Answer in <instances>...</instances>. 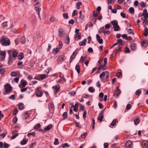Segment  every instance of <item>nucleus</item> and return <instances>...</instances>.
<instances>
[{
    "instance_id": "72a5a7b5",
    "label": "nucleus",
    "mask_w": 148,
    "mask_h": 148,
    "mask_svg": "<svg viewBox=\"0 0 148 148\" xmlns=\"http://www.w3.org/2000/svg\"><path fill=\"white\" fill-rule=\"evenodd\" d=\"M62 116L63 117V119H65L67 118V113L66 112H65L63 113L62 115Z\"/></svg>"
},
{
    "instance_id": "7ed1b4c3",
    "label": "nucleus",
    "mask_w": 148,
    "mask_h": 148,
    "mask_svg": "<svg viewBox=\"0 0 148 148\" xmlns=\"http://www.w3.org/2000/svg\"><path fill=\"white\" fill-rule=\"evenodd\" d=\"M105 109H104L101 111L98 117L97 120L98 121H99L100 122L102 121L103 119V114L104 113V110H105Z\"/></svg>"
},
{
    "instance_id": "9b49d317",
    "label": "nucleus",
    "mask_w": 148,
    "mask_h": 148,
    "mask_svg": "<svg viewBox=\"0 0 148 148\" xmlns=\"http://www.w3.org/2000/svg\"><path fill=\"white\" fill-rule=\"evenodd\" d=\"M34 10L37 12L38 18L40 19V12L41 10V8H40L38 7L37 6H35L34 7Z\"/></svg>"
},
{
    "instance_id": "052dcab7",
    "label": "nucleus",
    "mask_w": 148,
    "mask_h": 148,
    "mask_svg": "<svg viewBox=\"0 0 148 148\" xmlns=\"http://www.w3.org/2000/svg\"><path fill=\"white\" fill-rule=\"evenodd\" d=\"M31 135H32L33 137H34L36 135V134L34 132H33L32 133H29L27 134L28 136H29Z\"/></svg>"
},
{
    "instance_id": "1a4fd4ad",
    "label": "nucleus",
    "mask_w": 148,
    "mask_h": 148,
    "mask_svg": "<svg viewBox=\"0 0 148 148\" xmlns=\"http://www.w3.org/2000/svg\"><path fill=\"white\" fill-rule=\"evenodd\" d=\"M11 52V51L9 50L8 51V53L9 55V58H8V63L9 64L13 60V59L12 58L11 56L10 55V53Z\"/></svg>"
},
{
    "instance_id": "c85d7f7f",
    "label": "nucleus",
    "mask_w": 148,
    "mask_h": 148,
    "mask_svg": "<svg viewBox=\"0 0 148 148\" xmlns=\"http://www.w3.org/2000/svg\"><path fill=\"white\" fill-rule=\"evenodd\" d=\"M142 44L143 46L146 47L148 45V42L147 40H144L142 42Z\"/></svg>"
},
{
    "instance_id": "58836bf2",
    "label": "nucleus",
    "mask_w": 148,
    "mask_h": 148,
    "mask_svg": "<svg viewBox=\"0 0 148 148\" xmlns=\"http://www.w3.org/2000/svg\"><path fill=\"white\" fill-rule=\"evenodd\" d=\"M141 93V91L139 89L136 90L135 92V94L137 96L140 95Z\"/></svg>"
},
{
    "instance_id": "aec40b11",
    "label": "nucleus",
    "mask_w": 148,
    "mask_h": 148,
    "mask_svg": "<svg viewBox=\"0 0 148 148\" xmlns=\"http://www.w3.org/2000/svg\"><path fill=\"white\" fill-rule=\"evenodd\" d=\"M18 105L19 109L20 110H22L24 109V104L22 103H19Z\"/></svg>"
},
{
    "instance_id": "0eeeda50",
    "label": "nucleus",
    "mask_w": 148,
    "mask_h": 148,
    "mask_svg": "<svg viewBox=\"0 0 148 148\" xmlns=\"http://www.w3.org/2000/svg\"><path fill=\"white\" fill-rule=\"evenodd\" d=\"M132 142L130 140H128L125 143V146L127 148H132Z\"/></svg>"
},
{
    "instance_id": "79ce46f5",
    "label": "nucleus",
    "mask_w": 148,
    "mask_h": 148,
    "mask_svg": "<svg viewBox=\"0 0 148 148\" xmlns=\"http://www.w3.org/2000/svg\"><path fill=\"white\" fill-rule=\"evenodd\" d=\"M17 52L16 51H13L12 53V56L13 57H15L17 56Z\"/></svg>"
},
{
    "instance_id": "c9c22d12",
    "label": "nucleus",
    "mask_w": 148,
    "mask_h": 148,
    "mask_svg": "<svg viewBox=\"0 0 148 148\" xmlns=\"http://www.w3.org/2000/svg\"><path fill=\"white\" fill-rule=\"evenodd\" d=\"M139 4L142 7H146V4L143 1H141L140 2Z\"/></svg>"
},
{
    "instance_id": "473e14b6",
    "label": "nucleus",
    "mask_w": 148,
    "mask_h": 148,
    "mask_svg": "<svg viewBox=\"0 0 148 148\" xmlns=\"http://www.w3.org/2000/svg\"><path fill=\"white\" fill-rule=\"evenodd\" d=\"M50 21L51 22H53L56 21V20L55 17L53 15H52L51 16L50 19Z\"/></svg>"
},
{
    "instance_id": "ea45409f",
    "label": "nucleus",
    "mask_w": 148,
    "mask_h": 148,
    "mask_svg": "<svg viewBox=\"0 0 148 148\" xmlns=\"http://www.w3.org/2000/svg\"><path fill=\"white\" fill-rule=\"evenodd\" d=\"M62 147H63L64 148H66L69 147V146L68 143H65L62 144Z\"/></svg>"
},
{
    "instance_id": "37998d69",
    "label": "nucleus",
    "mask_w": 148,
    "mask_h": 148,
    "mask_svg": "<svg viewBox=\"0 0 148 148\" xmlns=\"http://www.w3.org/2000/svg\"><path fill=\"white\" fill-rule=\"evenodd\" d=\"M114 31H117L120 30V27L118 25L117 26H115V27H114Z\"/></svg>"
},
{
    "instance_id": "f704fd0d",
    "label": "nucleus",
    "mask_w": 148,
    "mask_h": 148,
    "mask_svg": "<svg viewBox=\"0 0 148 148\" xmlns=\"http://www.w3.org/2000/svg\"><path fill=\"white\" fill-rule=\"evenodd\" d=\"M78 108V104L76 103L75 105V106L73 107V110L75 112L77 111Z\"/></svg>"
},
{
    "instance_id": "b1692460",
    "label": "nucleus",
    "mask_w": 148,
    "mask_h": 148,
    "mask_svg": "<svg viewBox=\"0 0 148 148\" xmlns=\"http://www.w3.org/2000/svg\"><path fill=\"white\" fill-rule=\"evenodd\" d=\"M136 46V44L134 43H132L131 44L130 48L133 51H134L135 50V48Z\"/></svg>"
},
{
    "instance_id": "6e6552de",
    "label": "nucleus",
    "mask_w": 148,
    "mask_h": 148,
    "mask_svg": "<svg viewBox=\"0 0 148 148\" xmlns=\"http://www.w3.org/2000/svg\"><path fill=\"white\" fill-rule=\"evenodd\" d=\"M52 88L54 89V92L55 93H57L60 91V86L59 85L53 86Z\"/></svg>"
},
{
    "instance_id": "412c9836",
    "label": "nucleus",
    "mask_w": 148,
    "mask_h": 148,
    "mask_svg": "<svg viewBox=\"0 0 148 148\" xmlns=\"http://www.w3.org/2000/svg\"><path fill=\"white\" fill-rule=\"evenodd\" d=\"M129 35H134V34L133 30L131 29H128L127 31Z\"/></svg>"
},
{
    "instance_id": "09e8293b",
    "label": "nucleus",
    "mask_w": 148,
    "mask_h": 148,
    "mask_svg": "<svg viewBox=\"0 0 148 148\" xmlns=\"http://www.w3.org/2000/svg\"><path fill=\"white\" fill-rule=\"evenodd\" d=\"M64 60V58L62 57H60L58 59V61L59 62H62Z\"/></svg>"
},
{
    "instance_id": "13d9d810",
    "label": "nucleus",
    "mask_w": 148,
    "mask_h": 148,
    "mask_svg": "<svg viewBox=\"0 0 148 148\" xmlns=\"http://www.w3.org/2000/svg\"><path fill=\"white\" fill-rule=\"evenodd\" d=\"M36 143V142H34L33 143H32L30 144L29 148H33L34 147V145Z\"/></svg>"
},
{
    "instance_id": "864d4df0",
    "label": "nucleus",
    "mask_w": 148,
    "mask_h": 148,
    "mask_svg": "<svg viewBox=\"0 0 148 148\" xmlns=\"http://www.w3.org/2000/svg\"><path fill=\"white\" fill-rule=\"evenodd\" d=\"M18 112V110L17 108H16L14 109V110L13 113V115H16Z\"/></svg>"
},
{
    "instance_id": "2eb2a0df",
    "label": "nucleus",
    "mask_w": 148,
    "mask_h": 148,
    "mask_svg": "<svg viewBox=\"0 0 148 148\" xmlns=\"http://www.w3.org/2000/svg\"><path fill=\"white\" fill-rule=\"evenodd\" d=\"M111 23L112 24V25L113 26V27H115V26H117L118 25V21L116 20H115L113 21H111Z\"/></svg>"
},
{
    "instance_id": "f03ea898",
    "label": "nucleus",
    "mask_w": 148,
    "mask_h": 148,
    "mask_svg": "<svg viewBox=\"0 0 148 148\" xmlns=\"http://www.w3.org/2000/svg\"><path fill=\"white\" fill-rule=\"evenodd\" d=\"M0 42L1 44L5 46H9L10 44L9 39L6 38H3L1 39Z\"/></svg>"
},
{
    "instance_id": "e2e57ef3",
    "label": "nucleus",
    "mask_w": 148,
    "mask_h": 148,
    "mask_svg": "<svg viewBox=\"0 0 148 148\" xmlns=\"http://www.w3.org/2000/svg\"><path fill=\"white\" fill-rule=\"evenodd\" d=\"M132 107V106L130 104H128L127 105L126 107V110H129Z\"/></svg>"
},
{
    "instance_id": "de8ad7c7",
    "label": "nucleus",
    "mask_w": 148,
    "mask_h": 148,
    "mask_svg": "<svg viewBox=\"0 0 148 148\" xmlns=\"http://www.w3.org/2000/svg\"><path fill=\"white\" fill-rule=\"evenodd\" d=\"M77 9H79L80 8V6L82 5V3L80 2H78L76 3Z\"/></svg>"
},
{
    "instance_id": "6ab92c4d",
    "label": "nucleus",
    "mask_w": 148,
    "mask_h": 148,
    "mask_svg": "<svg viewBox=\"0 0 148 148\" xmlns=\"http://www.w3.org/2000/svg\"><path fill=\"white\" fill-rule=\"evenodd\" d=\"M59 51V48L57 47L56 49H53L52 50V53L54 54H56Z\"/></svg>"
},
{
    "instance_id": "4468645a",
    "label": "nucleus",
    "mask_w": 148,
    "mask_h": 148,
    "mask_svg": "<svg viewBox=\"0 0 148 148\" xmlns=\"http://www.w3.org/2000/svg\"><path fill=\"white\" fill-rule=\"evenodd\" d=\"M87 40L86 39H85L82 41L80 42L79 43V45L80 46H85V45L86 43Z\"/></svg>"
},
{
    "instance_id": "a211bd4d",
    "label": "nucleus",
    "mask_w": 148,
    "mask_h": 148,
    "mask_svg": "<svg viewBox=\"0 0 148 148\" xmlns=\"http://www.w3.org/2000/svg\"><path fill=\"white\" fill-rule=\"evenodd\" d=\"M139 118H135L134 119V123L135 125H137L140 123Z\"/></svg>"
},
{
    "instance_id": "774afa93",
    "label": "nucleus",
    "mask_w": 148,
    "mask_h": 148,
    "mask_svg": "<svg viewBox=\"0 0 148 148\" xmlns=\"http://www.w3.org/2000/svg\"><path fill=\"white\" fill-rule=\"evenodd\" d=\"M130 49L127 47H125V53H129L130 52Z\"/></svg>"
},
{
    "instance_id": "20e7f679",
    "label": "nucleus",
    "mask_w": 148,
    "mask_h": 148,
    "mask_svg": "<svg viewBox=\"0 0 148 148\" xmlns=\"http://www.w3.org/2000/svg\"><path fill=\"white\" fill-rule=\"evenodd\" d=\"M6 52L5 51H0V61H3L5 59V57Z\"/></svg>"
},
{
    "instance_id": "cd10ccee",
    "label": "nucleus",
    "mask_w": 148,
    "mask_h": 148,
    "mask_svg": "<svg viewBox=\"0 0 148 148\" xmlns=\"http://www.w3.org/2000/svg\"><path fill=\"white\" fill-rule=\"evenodd\" d=\"M26 41V38L25 37L23 36L22 37H21V40L20 42L21 43L24 44L25 43Z\"/></svg>"
},
{
    "instance_id": "4be33fe9",
    "label": "nucleus",
    "mask_w": 148,
    "mask_h": 148,
    "mask_svg": "<svg viewBox=\"0 0 148 148\" xmlns=\"http://www.w3.org/2000/svg\"><path fill=\"white\" fill-rule=\"evenodd\" d=\"M120 93V90H118L117 91V90H116L114 92L113 95L115 97H118Z\"/></svg>"
},
{
    "instance_id": "0e129e2a",
    "label": "nucleus",
    "mask_w": 148,
    "mask_h": 148,
    "mask_svg": "<svg viewBox=\"0 0 148 148\" xmlns=\"http://www.w3.org/2000/svg\"><path fill=\"white\" fill-rule=\"evenodd\" d=\"M17 120L18 119L17 117H15L12 120V122L13 123H15L17 122Z\"/></svg>"
},
{
    "instance_id": "2f4dec72",
    "label": "nucleus",
    "mask_w": 148,
    "mask_h": 148,
    "mask_svg": "<svg viewBox=\"0 0 148 148\" xmlns=\"http://www.w3.org/2000/svg\"><path fill=\"white\" fill-rule=\"evenodd\" d=\"M89 91L90 92L93 93L95 91V89L92 87H90L88 89Z\"/></svg>"
},
{
    "instance_id": "c03bdc74",
    "label": "nucleus",
    "mask_w": 148,
    "mask_h": 148,
    "mask_svg": "<svg viewBox=\"0 0 148 148\" xmlns=\"http://www.w3.org/2000/svg\"><path fill=\"white\" fill-rule=\"evenodd\" d=\"M27 141L28 140H23L21 142V144L22 145H25L26 144Z\"/></svg>"
},
{
    "instance_id": "69168bd1",
    "label": "nucleus",
    "mask_w": 148,
    "mask_h": 148,
    "mask_svg": "<svg viewBox=\"0 0 148 148\" xmlns=\"http://www.w3.org/2000/svg\"><path fill=\"white\" fill-rule=\"evenodd\" d=\"M9 98L11 99L14 100L15 99V95H11Z\"/></svg>"
},
{
    "instance_id": "423d86ee",
    "label": "nucleus",
    "mask_w": 148,
    "mask_h": 148,
    "mask_svg": "<svg viewBox=\"0 0 148 148\" xmlns=\"http://www.w3.org/2000/svg\"><path fill=\"white\" fill-rule=\"evenodd\" d=\"M4 88L5 90V92H9L12 89V87L11 86L10 84L8 83H7L5 85Z\"/></svg>"
},
{
    "instance_id": "a878e982",
    "label": "nucleus",
    "mask_w": 148,
    "mask_h": 148,
    "mask_svg": "<svg viewBox=\"0 0 148 148\" xmlns=\"http://www.w3.org/2000/svg\"><path fill=\"white\" fill-rule=\"evenodd\" d=\"M52 127V125L50 124L49 125H48L44 129V130L45 131H48L50 130L51 127Z\"/></svg>"
},
{
    "instance_id": "39448f33",
    "label": "nucleus",
    "mask_w": 148,
    "mask_h": 148,
    "mask_svg": "<svg viewBox=\"0 0 148 148\" xmlns=\"http://www.w3.org/2000/svg\"><path fill=\"white\" fill-rule=\"evenodd\" d=\"M77 52L78 51L77 50H76L74 52H73L72 55L71 56L70 59L69 60V62L70 63L72 61L75 59Z\"/></svg>"
},
{
    "instance_id": "5fc2aeb1",
    "label": "nucleus",
    "mask_w": 148,
    "mask_h": 148,
    "mask_svg": "<svg viewBox=\"0 0 148 148\" xmlns=\"http://www.w3.org/2000/svg\"><path fill=\"white\" fill-rule=\"evenodd\" d=\"M40 125L39 123L37 124L36 126H34V128L35 129H38L40 127Z\"/></svg>"
},
{
    "instance_id": "f3484780",
    "label": "nucleus",
    "mask_w": 148,
    "mask_h": 148,
    "mask_svg": "<svg viewBox=\"0 0 148 148\" xmlns=\"http://www.w3.org/2000/svg\"><path fill=\"white\" fill-rule=\"evenodd\" d=\"M142 145L143 147L144 148H147L148 146V143L147 142L143 141L142 142Z\"/></svg>"
},
{
    "instance_id": "3c124183",
    "label": "nucleus",
    "mask_w": 148,
    "mask_h": 148,
    "mask_svg": "<svg viewBox=\"0 0 148 148\" xmlns=\"http://www.w3.org/2000/svg\"><path fill=\"white\" fill-rule=\"evenodd\" d=\"M116 119H114L113 121L112 122L111 125L112 126H114L115 125L116 123Z\"/></svg>"
},
{
    "instance_id": "8fccbe9b",
    "label": "nucleus",
    "mask_w": 148,
    "mask_h": 148,
    "mask_svg": "<svg viewBox=\"0 0 148 148\" xmlns=\"http://www.w3.org/2000/svg\"><path fill=\"white\" fill-rule=\"evenodd\" d=\"M10 75L11 76L15 77L17 76V73L15 72H12L11 73Z\"/></svg>"
},
{
    "instance_id": "6e6d98bb",
    "label": "nucleus",
    "mask_w": 148,
    "mask_h": 148,
    "mask_svg": "<svg viewBox=\"0 0 148 148\" xmlns=\"http://www.w3.org/2000/svg\"><path fill=\"white\" fill-rule=\"evenodd\" d=\"M106 65H105V64L104 65H101L98 68V70H100V69H102L104 68L105 66Z\"/></svg>"
},
{
    "instance_id": "bf43d9fd",
    "label": "nucleus",
    "mask_w": 148,
    "mask_h": 148,
    "mask_svg": "<svg viewBox=\"0 0 148 148\" xmlns=\"http://www.w3.org/2000/svg\"><path fill=\"white\" fill-rule=\"evenodd\" d=\"M69 42V38L68 36H67L66 37L65 42L66 44H68Z\"/></svg>"
},
{
    "instance_id": "dca6fc26",
    "label": "nucleus",
    "mask_w": 148,
    "mask_h": 148,
    "mask_svg": "<svg viewBox=\"0 0 148 148\" xmlns=\"http://www.w3.org/2000/svg\"><path fill=\"white\" fill-rule=\"evenodd\" d=\"M48 77V75L46 74H42L39 75V78L42 80H43L44 79Z\"/></svg>"
},
{
    "instance_id": "c756f323",
    "label": "nucleus",
    "mask_w": 148,
    "mask_h": 148,
    "mask_svg": "<svg viewBox=\"0 0 148 148\" xmlns=\"http://www.w3.org/2000/svg\"><path fill=\"white\" fill-rule=\"evenodd\" d=\"M117 52V49H116L113 53L111 54L110 57H112L115 56L116 55V53Z\"/></svg>"
},
{
    "instance_id": "338daca9",
    "label": "nucleus",
    "mask_w": 148,
    "mask_h": 148,
    "mask_svg": "<svg viewBox=\"0 0 148 148\" xmlns=\"http://www.w3.org/2000/svg\"><path fill=\"white\" fill-rule=\"evenodd\" d=\"M115 0H107L108 3V4H112L114 3Z\"/></svg>"
},
{
    "instance_id": "f8f14e48",
    "label": "nucleus",
    "mask_w": 148,
    "mask_h": 148,
    "mask_svg": "<svg viewBox=\"0 0 148 148\" xmlns=\"http://www.w3.org/2000/svg\"><path fill=\"white\" fill-rule=\"evenodd\" d=\"M42 95V92L41 90H39L37 91L36 93V96L37 97H41Z\"/></svg>"
},
{
    "instance_id": "49530a36",
    "label": "nucleus",
    "mask_w": 148,
    "mask_h": 148,
    "mask_svg": "<svg viewBox=\"0 0 148 148\" xmlns=\"http://www.w3.org/2000/svg\"><path fill=\"white\" fill-rule=\"evenodd\" d=\"M104 29V27H100L99 30V34L102 33L103 32V30Z\"/></svg>"
},
{
    "instance_id": "4d7b16f0",
    "label": "nucleus",
    "mask_w": 148,
    "mask_h": 148,
    "mask_svg": "<svg viewBox=\"0 0 148 148\" xmlns=\"http://www.w3.org/2000/svg\"><path fill=\"white\" fill-rule=\"evenodd\" d=\"M75 92L72 91L69 92V94L71 96H74L75 95Z\"/></svg>"
},
{
    "instance_id": "bb28decb",
    "label": "nucleus",
    "mask_w": 148,
    "mask_h": 148,
    "mask_svg": "<svg viewBox=\"0 0 148 148\" xmlns=\"http://www.w3.org/2000/svg\"><path fill=\"white\" fill-rule=\"evenodd\" d=\"M117 45H119V46L123 45V41L121 39L117 40V42H116Z\"/></svg>"
},
{
    "instance_id": "f257e3e1",
    "label": "nucleus",
    "mask_w": 148,
    "mask_h": 148,
    "mask_svg": "<svg viewBox=\"0 0 148 148\" xmlns=\"http://www.w3.org/2000/svg\"><path fill=\"white\" fill-rule=\"evenodd\" d=\"M109 75V73L107 71L103 72L100 75L99 77L101 79L103 80L106 82L108 80V77Z\"/></svg>"
},
{
    "instance_id": "393cba45",
    "label": "nucleus",
    "mask_w": 148,
    "mask_h": 148,
    "mask_svg": "<svg viewBox=\"0 0 148 148\" xmlns=\"http://www.w3.org/2000/svg\"><path fill=\"white\" fill-rule=\"evenodd\" d=\"M24 56L23 53L21 52L18 56V58L20 60H22L24 58Z\"/></svg>"
},
{
    "instance_id": "9d476101",
    "label": "nucleus",
    "mask_w": 148,
    "mask_h": 148,
    "mask_svg": "<svg viewBox=\"0 0 148 148\" xmlns=\"http://www.w3.org/2000/svg\"><path fill=\"white\" fill-rule=\"evenodd\" d=\"M142 15L145 19H147L148 18V13H147L146 9H145L143 10Z\"/></svg>"
},
{
    "instance_id": "680f3d73",
    "label": "nucleus",
    "mask_w": 148,
    "mask_h": 148,
    "mask_svg": "<svg viewBox=\"0 0 148 148\" xmlns=\"http://www.w3.org/2000/svg\"><path fill=\"white\" fill-rule=\"evenodd\" d=\"M77 10H74L73 11V12L72 13V16H75L77 14Z\"/></svg>"
},
{
    "instance_id": "5701e85b",
    "label": "nucleus",
    "mask_w": 148,
    "mask_h": 148,
    "mask_svg": "<svg viewBox=\"0 0 148 148\" xmlns=\"http://www.w3.org/2000/svg\"><path fill=\"white\" fill-rule=\"evenodd\" d=\"M75 69L77 71V73L79 74L80 72V66L79 65L77 64L75 67Z\"/></svg>"
},
{
    "instance_id": "603ef678",
    "label": "nucleus",
    "mask_w": 148,
    "mask_h": 148,
    "mask_svg": "<svg viewBox=\"0 0 148 148\" xmlns=\"http://www.w3.org/2000/svg\"><path fill=\"white\" fill-rule=\"evenodd\" d=\"M59 143L58 140L57 138H55V141L54 142V145H56L58 144Z\"/></svg>"
},
{
    "instance_id": "a19ab883",
    "label": "nucleus",
    "mask_w": 148,
    "mask_h": 148,
    "mask_svg": "<svg viewBox=\"0 0 148 148\" xmlns=\"http://www.w3.org/2000/svg\"><path fill=\"white\" fill-rule=\"evenodd\" d=\"M10 145L5 142L3 143V147L4 148H8L10 146Z\"/></svg>"
},
{
    "instance_id": "7c9ffc66",
    "label": "nucleus",
    "mask_w": 148,
    "mask_h": 148,
    "mask_svg": "<svg viewBox=\"0 0 148 148\" xmlns=\"http://www.w3.org/2000/svg\"><path fill=\"white\" fill-rule=\"evenodd\" d=\"M145 33L144 34L145 36H147L148 35V30L147 27H145L144 29Z\"/></svg>"
},
{
    "instance_id": "4c0bfd02",
    "label": "nucleus",
    "mask_w": 148,
    "mask_h": 148,
    "mask_svg": "<svg viewBox=\"0 0 148 148\" xmlns=\"http://www.w3.org/2000/svg\"><path fill=\"white\" fill-rule=\"evenodd\" d=\"M86 56H81L79 60V62L82 63L86 59Z\"/></svg>"
},
{
    "instance_id": "a18cd8bd",
    "label": "nucleus",
    "mask_w": 148,
    "mask_h": 148,
    "mask_svg": "<svg viewBox=\"0 0 148 148\" xmlns=\"http://www.w3.org/2000/svg\"><path fill=\"white\" fill-rule=\"evenodd\" d=\"M63 16L64 19H67L68 18H69L68 14L66 13H63Z\"/></svg>"
},
{
    "instance_id": "ddd939ff",
    "label": "nucleus",
    "mask_w": 148,
    "mask_h": 148,
    "mask_svg": "<svg viewBox=\"0 0 148 148\" xmlns=\"http://www.w3.org/2000/svg\"><path fill=\"white\" fill-rule=\"evenodd\" d=\"M64 30L62 29H59L58 30V36L60 38L62 37L64 34Z\"/></svg>"
},
{
    "instance_id": "e433bc0d",
    "label": "nucleus",
    "mask_w": 148,
    "mask_h": 148,
    "mask_svg": "<svg viewBox=\"0 0 148 148\" xmlns=\"http://www.w3.org/2000/svg\"><path fill=\"white\" fill-rule=\"evenodd\" d=\"M130 13L132 14H134V10L133 7H131L129 9Z\"/></svg>"
}]
</instances>
